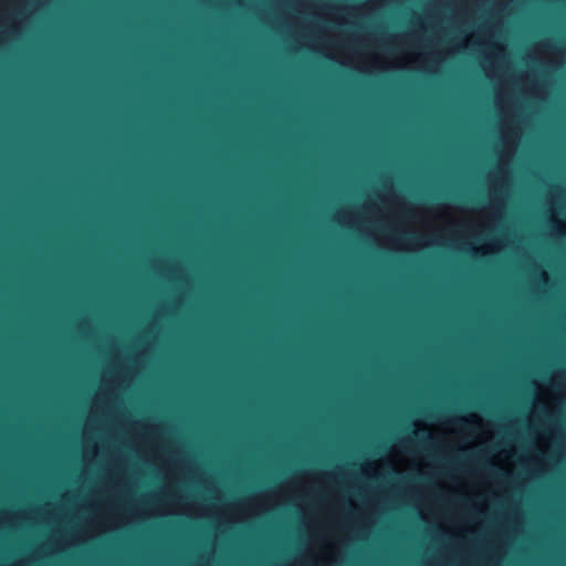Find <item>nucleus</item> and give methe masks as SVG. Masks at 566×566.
<instances>
[{
    "label": "nucleus",
    "instance_id": "obj_1",
    "mask_svg": "<svg viewBox=\"0 0 566 566\" xmlns=\"http://www.w3.org/2000/svg\"><path fill=\"white\" fill-rule=\"evenodd\" d=\"M488 470L491 474L497 476V478H504L506 476V473H504L499 467H496L494 463L488 464Z\"/></svg>",
    "mask_w": 566,
    "mask_h": 566
},
{
    "label": "nucleus",
    "instance_id": "obj_2",
    "mask_svg": "<svg viewBox=\"0 0 566 566\" xmlns=\"http://www.w3.org/2000/svg\"><path fill=\"white\" fill-rule=\"evenodd\" d=\"M421 441L424 443V444H431L433 442V438L429 434L424 436Z\"/></svg>",
    "mask_w": 566,
    "mask_h": 566
}]
</instances>
